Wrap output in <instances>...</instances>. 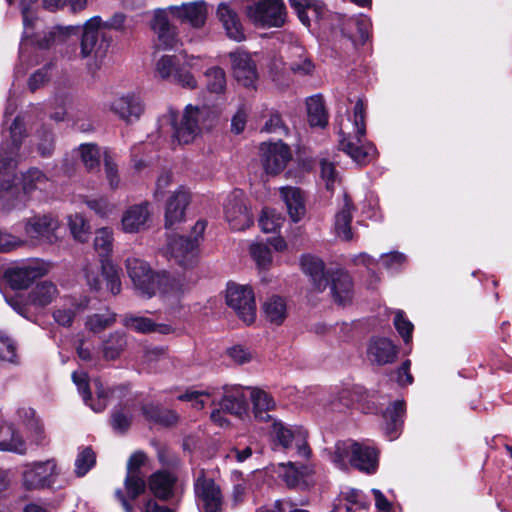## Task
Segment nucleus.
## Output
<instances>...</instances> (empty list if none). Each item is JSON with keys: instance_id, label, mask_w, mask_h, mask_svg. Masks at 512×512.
I'll return each mask as SVG.
<instances>
[{"instance_id": "obj_12", "label": "nucleus", "mask_w": 512, "mask_h": 512, "mask_svg": "<svg viewBox=\"0 0 512 512\" xmlns=\"http://www.w3.org/2000/svg\"><path fill=\"white\" fill-rule=\"evenodd\" d=\"M48 264L42 261H30L13 264L4 271V278L15 290L27 288L34 280L46 275Z\"/></svg>"}, {"instance_id": "obj_50", "label": "nucleus", "mask_w": 512, "mask_h": 512, "mask_svg": "<svg viewBox=\"0 0 512 512\" xmlns=\"http://www.w3.org/2000/svg\"><path fill=\"white\" fill-rule=\"evenodd\" d=\"M69 27L55 26L43 31V36L37 38L36 44L41 49H47L55 44L63 43L69 35Z\"/></svg>"}, {"instance_id": "obj_58", "label": "nucleus", "mask_w": 512, "mask_h": 512, "mask_svg": "<svg viewBox=\"0 0 512 512\" xmlns=\"http://www.w3.org/2000/svg\"><path fill=\"white\" fill-rule=\"evenodd\" d=\"M96 462V456L90 447L83 448L75 460V474L78 477L84 476Z\"/></svg>"}, {"instance_id": "obj_2", "label": "nucleus", "mask_w": 512, "mask_h": 512, "mask_svg": "<svg viewBox=\"0 0 512 512\" xmlns=\"http://www.w3.org/2000/svg\"><path fill=\"white\" fill-rule=\"evenodd\" d=\"M365 110L363 101L359 99L353 109V119H348L352 126L353 135L348 132L347 136H343L339 140L340 149L361 166L370 163L377 155L375 145L362 140L366 135Z\"/></svg>"}, {"instance_id": "obj_13", "label": "nucleus", "mask_w": 512, "mask_h": 512, "mask_svg": "<svg viewBox=\"0 0 512 512\" xmlns=\"http://www.w3.org/2000/svg\"><path fill=\"white\" fill-rule=\"evenodd\" d=\"M194 492L200 512H223L224 499L220 487L202 472L194 483Z\"/></svg>"}, {"instance_id": "obj_41", "label": "nucleus", "mask_w": 512, "mask_h": 512, "mask_svg": "<svg viewBox=\"0 0 512 512\" xmlns=\"http://www.w3.org/2000/svg\"><path fill=\"white\" fill-rule=\"evenodd\" d=\"M152 29L158 35V39L164 48H172L174 46L176 42V31L169 22L166 9H158L155 11Z\"/></svg>"}, {"instance_id": "obj_21", "label": "nucleus", "mask_w": 512, "mask_h": 512, "mask_svg": "<svg viewBox=\"0 0 512 512\" xmlns=\"http://www.w3.org/2000/svg\"><path fill=\"white\" fill-rule=\"evenodd\" d=\"M85 277L88 285L93 290L101 288L102 278L106 281V286L113 295L120 293L121 281L117 268L109 260H101V275L98 269H85Z\"/></svg>"}, {"instance_id": "obj_22", "label": "nucleus", "mask_w": 512, "mask_h": 512, "mask_svg": "<svg viewBox=\"0 0 512 512\" xmlns=\"http://www.w3.org/2000/svg\"><path fill=\"white\" fill-rule=\"evenodd\" d=\"M280 475L290 488L306 489L314 484V468L308 464L281 463Z\"/></svg>"}, {"instance_id": "obj_17", "label": "nucleus", "mask_w": 512, "mask_h": 512, "mask_svg": "<svg viewBox=\"0 0 512 512\" xmlns=\"http://www.w3.org/2000/svg\"><path fill=\"white\" fill-rule=\"evenodd\" d=\"M72 380L77 386L79 393L82 395L85 404L90 406L93 411L101 412L106 408L109 395L113 394L114 390L110 391L105 389L102 383L99 380H96L94 384L97 401L94 402L89 391L87 373L84 371H75L72 373Z\"/></svg>"}, {"instance_id": "obj_62", "label": "nucleus", "mask_w": 512, "mask_h": 512, "mask_svg": "<svg viewBox=\"0 0 512 512\" xmlns=\"http://www.w3.org/2000/svg\"><path fill=\"white\" fill-rule=\"evenodd\" d=\"M394 326L401 335L405 343H409L412 339L413 324L405 317L402 310H397L394 317Z\"/></svg>"}, {"instance_id": "obj_37", "label": "nucleus", "mask_w": 512, "mask_h": 512, "mask_svg": "<svg viewBox=\"0 0 512 512\" xmlns=\"http://www.w3.org/2000/svg\"><path fill=\"white\" fill-rule=\"evenodd\" d=\"M189 203V194L182 188L175 191L167 201L165 209V226L171 227L184 219L185 209Z\"/></svg>"}, {"instance_id": "obj_5", "label": "nucleus", "mask_w": 512, "mask_h": 512, "mask_svg": "<svg viewBox=\"0 0 512 512\" xmlns=\"http://www.w3.org/2000/svg\"><path fill=\"white\" fill-rule=\"evenodd\" d=\"M22 483L26 490H57L68 486L69 480L56 460L48 459L27 466L22 475Z\"/></svg>"}, {"instance_id": "obj_16", "label": "nucleus", "mask_w": 512, "mask_h": 512, "mask_svg": "<svg viewBox=\"0 0 512 512\" xmlns=\"http://www.w3.org/2000/svg\"><path fill=\"white\" fill-rule=\"evenodd\" d=\"M59 228V221L50 214H38L29 217L24 222V230L31 239L44 240L52 243L55 239V231Z\"/></svg>"}, {"instance_id": "obj_49", "label": "nucleus", "mask_w": 512, "mask_h": 512, "mask_svg": "<svg viewBox=\"0 0 512 512\" xmlns=\"http://www.w3.org/2000/svg\"><path fill=\"white\" fill-rule=\"evenodd\" d=\"M219 393V390L216 388L207 389V390H193L187 391L184 394L178 396V399L181 401H189L193 403V406L201 410L207 404V400L211 399V404H214L218 397L216 394Z\"/></svg>"}, {"instance_id": "obj_45", "label": "nucleus", "mask_w": 512, "mask_h": 512, "mask_svg": "<svg viewBox=\"0 0 512 512\" xmlns=\"http://www.w3.org/2000/svg\"><path fill=\"white\" fill-rule=\"evenodd\" d=\"M267 321L274 325H281L287 317V304L284 298L273 295L262 306Z\"/></svg>"}, {"instance_id": "obj_53", "label": "nucleus", "mask_w": 512, "mask_h": 512, "mask_svg": "<svg viewBox=\"0 0 512 512\" xmlns=\"http://www.w3.org/2000/svg\"><path fill=\"white\" fill-rule=\"evenodd\" d=\"M113 247V234L109 228L97 230L94 239V248L101 260H107L106 257L111 253Z\"/></svg>"}, {"instance_id": "obj_1", "label": "nucleus", "mask_w": 512, "mask_h": 512, "mask_svg": "<svg viewBox=\"0 0 512 512\" xmlns=\"http://www.w3.org/2000/svg\"><path fill=\"white\" fill-rule=\"evenodd\" d=\"M331 462L345 469L349 463L354 468L371 474L378 467V451L368 443L352 440L339 441L333 449L325 450Z\"/></svg>"}, {"instance_id": "obj_33", "label": "nucleus", "mask_w": 512, "mask_h": 512, "mask_svg": "<svg viewBox=\"0 0 512 512\" xmlns=\"http://www.w3.org/2000/svg\"><path fill=\"white\" fill-rule=\"evenodd\" d=\"M148 485L157 498L168 500L176 493L177 477L171 472L160 470L150 476Z\"/></svg>"}, {"instance_id": "obj_42", "label": "nucleus", "mask_w": 512, "mask_h": 512, "mask_svg": "<svg viewBox=\"0 0 512 512\" xmlns=\"http://www.w3.org/2000/svg\"><path fill=\"white\" fill-rule=\"evenodd\" d=\"M250 399L253 405V414L259 421L271 420L270 411L275 407V401L265 391L257 388L250 389Z\"/></svg>"}, {"instance_id": "obj_48", "label": "nucleus", "mask_w": 512, "mask_h": 512, "mask_svg": "<svg viewBox=\"0 0 512 512\" xmlns=\"http://www.w3.org/2000/svg\"><path fill=\"white\" fill-rule=\"evenodd\" d=\"M116 317V313L106 309L105 311L88 315L85 320V327L94 334L100 333L113 326L116 322Z\"/></svg>"}, {"instance_id": "obj_27", "label": "nucleus", "mask_w": 512, "mask_h": 512, "mask_svg": "<svg viewBox=\"0 0 512 512\" xmlns=\"http://www.w3.org/2000/svg\"><path fill=\"white\" fill-rule=\"evenodd\" d=\"M150 217L151 211L148 202L132 205L122 215V229L126 233L140 232L147 228Z\"/></svg>"}, {"instance_id": "obj_30", "label": "nucleus", "mask_w": 512, "mask_h": 512, "mask_svg": "<svg viewBox=\"0 0 512 512\" xmlns=\"http://www.w3.org/2000/svg\"><path fill=\"white\" fill-rule=\"evenodd\" d=\"M332 27L339 29L343 36L353 39L352 28H356L359 34L360 40L365 41L368 38L370 20L365 16H359L356 18L346 17L341 14H334L332 16Z\"/></svg>"}, {"instance_id": "obj_43", "label": "nucleus", "mask_w": 512, "mask_h": 512, "mask_svg": "<svg viewBox=\"0 0 512 512\" xmlns=\"http://www.w3.org/2000/svg\"><path fill=\"white\" fill-rule=\"evenodd\" d=\"M7 2L9 5L20 9L23 17L24 39H32L34 37L33 30L39 25V21L34 12L37 0H7Z\"/></svg>"}, {"instance_id": "obj_6", "label": "nucleus", "mask_w": 512, "mask_h": 512, "mask_svg": "<svg viewBox=\"0 0 512 512\" xmlns=\"http://www.w3.org/2000/svg\"><path fill=\"white\" fill-rule=\"evenodd\" d=\"M208 114L206 107L187 105L182 114L169 110L168 117L173 128V140L179 144L192 143L200 134Z\"/></svg>"}, {"instance_id": "obj_44", "label": "nucleus", "mask_w": 512, "mask_h": 512, "mask_svg": "<svg viewBox=\"0 0 512 512\" xmlns=\"http://www.w3.org/2000/svg\"><path fill=\"white\" fill-rule=\"evenodd\" d=\"M26 443L12 424L0 425V451L24 454Z\"/></svg>"}, {"instance_id": "obj_18", "label": "nucleus", "mask_w": 512, "mask_h": 512, "mask_svg": "<svg viewBox=\"0 0 512 512\" xmlns=\"http://www.w3.org/2000/svg\"><path fill=\"white\" fill-rule=\"evenodd\" d=\"M167 10L180 22L188 23L196 29L205 25L208 15L207 4L202 0L170 6Z\"/></svg>"}, {"instance_id": "obj_35", "label": "nucleus", "mask_w": 512, "mask_h": 512, "mask_svg": "<svg viewBox=\"0 0 512 512\" xmlns=\"http://www.w3.org/2000/svg\"><path fill=\"white\" fill-rule=\"evenodd\" d=\"M354 206L346 193H343L342 205L335 215L334 230L338 238L349 241L353 238L351 221L353 218Z\"/></svg>"}, {"instance_id": "obj_28", "label": "nucleus", "mask_w": 512, "mask_h": 512, "mask_svg": "<svg viewBox=\"0 0 512 512\" xmlns=\"http://www.w3.org/2000/svg\"><path fill=\"white\" fill-rule=\"evenodd\" d=\"M233 73L236 80L245 87H252L257 80L256 65L246 52L237 51L230 54Z\"/></svg>"}, {"instance_id": "obj_24", "label": "nucleus", "mask_w": 512, "mask_h": 512, "mask_svg": "<svg viewBox=\"0 0 512 512\" xmlns=\"http://www.w3.org/2000/svg\"><path fill=\"white\" fill-rule=\"evenodd\" d=\"M146 456L142 452L132 454L127 463V474L124 481L127 497L136 499L145 490V481L140 473V467L144 464Z\"/></svg>"}, {"instance_id": "obj_39", "label": "nucleus", "mask_w": 512, "mask_h": 512, "mask_svg": "<svg viewBox=\"0 0 512 512\" xmlns=\"http://www.w3.org/2000/svg\"><path fill=\"white\" fill-rule=\"evenodd\" d=\"M289 4L307 27L311 20H320L325 12V6L320 0H289Z\"/></svg>"}, {"instance_id": "obj_4", "label": "nucleus", "mask_w": 512, "mask_h": 512, "mask_svg": "<svg viewBox=\"0 0 512 512\" xmlns=\"http://www.w3.org/2000/svg\"><path fill=\"white\" fill-rule=\"evenodd\" d=\"M56 285L51 281H42L27 294H15L5 297L7 304L25 319L32 320L36 313L51 304L58 296Z\"/></svg>"}, {"instance_id": "obj_29", "label": "nucleus", "mask_w": 512, "mask_h": 512, "mask_svg": "<svg viewBox=\"0 0 512 512\" xmlns=\"http://www.w3.org/2000/svg\"><path fill=\"white\" fill-rule=\"evenodd\" d=\"M219 404L221 409L239 418H243L248 413L247 398L244 388L240 386L223 387Z\"/></svg>"}, {"instance_id": "obj_10", "label": "nucleus", "mask_w": 512, "mask_h": 512, "mask_svg": "<svg viewBox=\"0 0 512 512\" xmlns=\"http://www.w3.org/2000/svg\"><path fill=\"white\" fill-rule=\"evenodd\" d=\"M126 270L139 295L151 298L156 294L158 273H155L146 261L134 256L128 257Z\"/></svg>"}, {"instance_id": "obj_47", "label": "nucleus", "mask_w": 512, "mask_h": 512, "mask_svg": "<svg viewBox=\"0 0 512 512\" xmlns=\"http://www.w3.org/2000/svg\"><path fill=\"white\" fill-rule=\"evenodd\" d=\"M308 122L311 126L325 127L328 116L321 96H311L306 100Z\"/></svg>"}, {"instance_id": "obj_8", "label": "nucleus", "mask_w": 512, "mask_h": 512, "mask_svg": "<svg viewBox=\"0 0 512 512\" xmlns=\"http://www.w3.org/2000/svg\"><path fill=\"white\" fill-rule=\"evenodd\" d=\"M101 28L102 19L100 16H94L85 22L80 43L82 58L94 57L95 59H101L105 56L109 42L101 32Z\"/></svg>"}, {"instance_id": "obj_61", "label": "nucleus", "mask_w": 512, "mask_h": 512, "mask_svg": "<svg viewBox=\"0 0 512 512\" xmlns=\"http://www.w3.org/2000/svg\"><path fill=\"white\" fill-rule=\"evenodd\" d=\"M34 143L42 156H48L54 149V137L50 130L43 128L34 136Z\"/></svg>"}, {"instance_id": "obj_14", "label": "nucleus", "mask_w": 512, "mask_h": 512, "mask_svg": "<svg viewBox=\"0 0 512 512\" xmlns=\"http://www.w3.org/2000/svg\"><path fill=\"white\" fill-rule=\"evenodd\" d=\"M224 215L231 229L236 231L249 228L253 223V218L240 190H235L227 196L224 203Z\"/></svg>"}, {"instance_id": "obj_40", "label": "nucleus", "mask_w": 512, "mask_h": 512, "mask_svg": "<svg viewBox=\"0 0 512 512\" xmlns=\"http://www.w3.org/2000/svg\"><path fill=\"white\" fill-rule=\"evenodd\" d=\"M280 195L286 204L288 214L292 221H300L306 213L303 192L296 187H282L280 188Z\"/></svg>"}, {"instance_id": "obj_64", "label": "nucleus", "mask_w": 512, "mask_h": 512, "mask_svg": "<svg viewBox=\"0 0 512 512\" xmlns=\"http://www.w3.org/2000/svg\"><path fill=\"white\" fill-rule=\"evenodd\" d=\"M77 306L71 305L69 307L63 306L53 311V318L56 323L64 327H70L77 313Z\"/></svg>"}, {"instance_id": "obj_31", "label": "nucleus", "mask_w": 512, "mask_h": 512, "mask_svg": "<svg viewBox=\"0 0 512 512\" xmlns=\"http://www.w3.org/2000/svg\"><path fill=\"white\" fill-rule=\"evenodd\" d=\"M128 347V336L125 332L116 330L105 335L99 346L101 358L105 361H116Z\"/></svg>"}, {"instance_id": "obj_32", "label": "nucleus", "mask_w": 512, "mask_h": 512, "mask_svg": "<svg viewBox=\"0 0 512 512\" xmlns=\"http://www.w3.org/2000/svg\"><path fill=\"white\" fill-rule=\"evenodd\" d=\"M328 279L331 281V294L334 301L339 305L350 303L354 295L351 276L339 269L329 274Z\"/></svg>"}, {"instance_id": "obj_55", "label": "nucleus", "mask_w": 512, "mask_h": 512, "mask_svg": "<svg viewBox=\"0 0 512 512\" xmlns=\"http://www.w3.org/2000/svg\"><path fill=\"white\" fill-rule=\"evenodd\" d=\"M206 87L211 93H222L226 88L225 72L220 67H212L206 70Z\"/></svg>"}, {"instance_id": "obj_23", "label": "nucleus", "mask_w": 512, "mask_h": 512, "mask_svg": "<svg viewBox=\"0 0 512 512\" xmlns=\"http://www.w3.org/2000/svg\"><path fill=\"white\" fill-rule=\"evenodd\" d=\"M238 3H241V1L221 2L217 7L216 15L227 37L233 41L241 42L245 40L244 28L237 12L232 8V5H238Z\"/></svg>"}, {"instance_id": "obj_38", "label": "nucleus", "mask_w": 512, "mask_h": 512, "mask_svg": "<svg viewBox=\"0 0 512 512\" xmlns=\"http://www.w3.org/2000/svg\"><path fill=\"white\" fill-rule=\"evenodd\" d=\"M122 324L128 329L142 334L159 333L165 335L174 330L170 324L155 323L150 318L134 315H125Z\"/></svg>"}, {"instance_id": "obj_15", "label": "nucleus", "mask_w": 512, "mask_h": 512, "mask_svg": "<svg viewBox=\"0 0 512 512\" xmlns=\"http://www.w3.org/2000/svg\"><path fill=\"white\" fill-rule=\"evenodd\" d=\"M156 72L162 79L177 82L185 88L193 89L196 87L197 81L189 71L180 67L178 56H162L156 63Z\"/></svg>"}, {"instance_id": "obj_34", "label": "nucleus", "mask_w": 512, "mask_h": 512, "mask_svg": "<svg viewBox=\"0 0 512 512\" xmlns=\"http://www.w3.org/2000/svg\"><path fill=\"white\" fill-rule=\"evenodd\" d=\"M303 272L311 279L312 285L318 292H322L329 284V275L325 272L323 261L313 255H303L301 258Z\"/></svg>"}, {"instance_id": "obj_3", "label": "nucleus", "mask_w": 512, "mask_h": 512, "mask_svg": "<svg viewBox=\"0 0 512 512\" xmlns=\"http://www.w3.org/2000/svg\"><path fill=\"white\" fill-rule=\"evenodd\" d=\"M24 123L17 116L8 131H3L0 144V191L9 192L15 182V168L18 163L19 149L24 136Z\"/></svg>"}, {"instance_id": "obj_56", "label": "nucleus", "mask_w": 512, "mask_h": 512, "mask_svg": "<svg viewBox=\"0 0 512 512\" xmlns=\"http://www.w3.org/2000/svg\"><path fill=\"white\" fill-rule=\"evenodd\" d=\"M292 54L295 59H291L289 62V69L293 71L294 73L300 74V75H307L310 74L313 69L314 65L311 62L310 59L303 56L304 50L302 47L295 46L292 48Z\"/></svg>"}, {"instance_id": "obj_57", "label": "nucleus", "mask_w": 512, "mask_h": 512, "mask_svg": "<svg viewBox=\"0 0 512 512\" xmlns=\"http://www.w3.org/2000/svg\"><path fill=\"white\" fill-rule=\"evenodd\" d=\"M18 416L27 429L35 434L36 441L40 443L43 438V429L40 422L35 418V411L32 408L23 407L18 410Z\"/></svg>"}, {"instance_id": "obj_54", "label": "nucleus", "mask_w": 512, "mask_h": 512, "mask_svg": "<svg viewBox=\"0 0 512 512\" xmlns=\"http://www.w3.org/2000/svg\"><path fill=\"white\" fill-rule=\"evenodd\" d=\"M284 223V217L275 209L265 208L259 218V225L263 232H276Z\"/></svg>"}, {"instance_id": "obj_11", "label": "nucleus", "mask_w": 512, "mask_h": 512, "mask_svg": "<svg viewBox=\"0 0 512 512\" xmlns=\"http://www.w3.org/2000/svg\"><path fill=\"white\" fill-rule=\"evenodd\" d=\"M226 303L246 324H251L256 316L254 293L249 286L230 284L227 288Z\"/></svg>"}, {"instance_id": "obj_7", "label": "nucleus", "mask_w": 512, "mask_h": 512, "mask_svg": "<svg viewBox=\"0 0 512 512\" xmlns=\"http://www.w3.org/2000/svg\"><path fill=\"white\" fill-rule=\"evenodd\" d=\"M205 227L203 221H198L193 227V233L195 234L193 237L168 236L164 250L165 256L185 269L192 268L197 262L198 236L203 234Z\"/></svg>"}, {"instance_id": "obj_20", "label": "nucleus", "mask_w": 512, "mask_h": 512, "mask_svg": "<svg viewBox=\"0 0 512 512\" xmlns=\"http://www.w3.org/2000/svg\"><path fill=\"white\" fill-rule=\"evenodd\" d=\"M261 150L265 172L271 175L280 173L292 157L289 147L282 142L264 143Z\"/></svg>"}, {"instance_id": "obj_52", "label": "nucleus", "mask_w": 512, "mask_h": 512, "mask_svg": "<svg viewBox=\"0 0 512 512\" xmlns=\"http://www.w3.org/2000/svg\"><path fill=\"white\" fill-rule=\"evenodd\" d=\"M77 153L87 170L92 171L99 167L101 152L97 145L92 143L81 144Z\"/></svg>"}, {"instance_id": "obj_19", "label": "nucleus", "mask_w": 512, "mask_h": 512, "mask_svg": "<svg viewBox=\"0 0 512 512\" xmlns=\"http://www.w3.org/2000/svg\"><path fill=\"white\" fill-rule=\"evenodd\" d=\"M110 110L126 123L137 121L144 112L141 97L135 92L116 97L110 104Z\"/></svg>"}, {"instance_id": "obj_63", "label": "nucleus", "mask_w": 512, "mask_h": 512, "mask_svg": "<svg viewBox=\"0 0 512 512\" xmlns=\"http://www.w3.org/2000/svg\"><path fill=\"white\" fill-rule=\"evenodd\" d=\"M320 174L322 180L325 181L327 190L332 191L335 184L338 182V173L333 163L327 161L326 159H322L320 161Z\"/></svg>"}, {"instance_id": "obj_9", "label": "nucleus", "mask_w": 512, "mask_h": 512, "mask_svg": "<svg viewBox=\"0 0 512 512\" xmlns=\"http://www.w3.org/2000/svg\"><path fill=\"white\" fill-rule=\"evenodd\" d=\"M307 431L301 426H286L282 422H274L272 429L273 441L283 449H295L299 457L308 458L311 450L307 444Z\"/></svg>"}, {"instance_id": "obj_26", "label": "nucleus", "mask_w": 512, "mask_h": 512, "mask_svg": "<svg viewBox=\"0 0 512 512\" xmlns=\"http://www.w3.org/2000/svg\"><path fill=\"white\" fill-rule=\"evenodd\" d=\"M21 184L23 194L29 198L42 196L53 188L52 180L35 167L22 174Z\"/></svg>"}, {"instance_id": "obj_25", "label": "nucleus", "mask_w": 512, "mask_h": 512, "mask_svg": "<svg viewBox=\"0 0 512 512\" xmlns=\"http://www.w3.org/2000/svg\"><path fill=\"white\" fill-rule=\"evenodd\" d=\"M188 287L185 276L170 274L166 271L158 272L156 292L159 291L166 300L171 301V304L178 303Z\"/></svg>"}, {"instance_id": "obj_59", "label": "nucleus", "mask_w": 512, "mask_h": 512, "mask_svg": "<svg viewBox=\"0 0 512 512\" xmlns=\"http://www.w3.org/2000/svg\"><path fill=\"white\" fill-rule=\"evenodd\" d=\"M69 228L76 240L80 242H86L88 240L90 226L82 215H70Z\"/></svg>"}, {"instance_id": "obj_60", "label": "nucleus", "mask_w": 512, "mask_h": 512, "mask_svg": "<svg viewBox=\"0 0 512 512\" xmlns=\"http://www.w3.org/2000/svg\"><path fill=\"white\" fill-rule=\"evenodd\" d=\"M250 254L255 260L257 266L266 269L272 262L271 251L267 245L262 243H254L250 247Z\"/></svg>"}, {"instance_id": "obj_36", "label": "nucleus", "mask_w": 512, "mask_h": 512, "mask_svg": "<svg viewBox=\"0 0 512 512\" xmlns=\"http://www.w3.org/2000/svg\"><path fill=\"white\" fill-rule=\"evenodd\" d=\"M367 354L373 363L386 365L395 360L397 349L392 341L387 338H373L369 343Z\"/></svg>"}, {"instance_id": "obj_51", "label": "nucleus", "mask_w": 512, "mask_h": 512, "mask_svg": "<svg viewBox=\"0 0 512 512\" xmlns=\"http://www.w3.org/2000/svg\"><path fill=\"white\" fill-rule=\"evenodd\" d=\"M142 412L147 419L165 425H171L178 419V416L174 411L164 410L153 403L143 405Z\"/></svg>"}, {"instance_id": "obj_46", "label": "nucleus", "mask_w": 512, "mask_h": 512, "mask_svg": "<svg viewBox=\"0 0 512 512\" xmlns=\"http://www.w3.org/2000/svg\"><path fill=\"white\" fill-rule=\"evenodd\" d=\"M404 414V403L402 401L393 402L385 411L384 418L386 421L385 432L390 440L398 437L399 430L402 426Z\"/></svg>"}]
</instances>
